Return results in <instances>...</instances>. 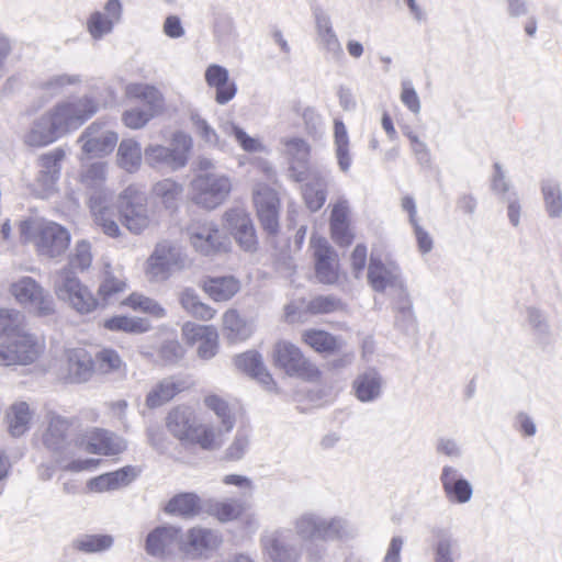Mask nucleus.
<instances>
[{
    "instance_id": "1",
    "label": "nucleus",
    "mask_w": 562,
    "mask_h": 562,
    "mask_svg": "<svg viewBox=\"0 0 562 562\" xmlns=\"http://www.w3.org/2000/svg\"><path fill=\"white\" fill-rule=\"evenodd\" d=\"M91 262V245L82 239L76 244L74 252L69 256L68 265L58 271L55 279L54 286L57 297L68 302L80 314L91 313L99 305L88 286L83 285L76 276V270L85 271L90 268Z\"/></svg>"
},
{
    "instance_id": "2",
    "label": "nucleus",
    "mask_w": 562,
    "mask_h": 562,
    "mask_svg": "<svg viewBox=\"0 0 562 562\" xmlns=\"http://www.w3.org/2000/svg\"><path fill=\"white\" fill-rule=\"evenodd\" d=\"M169 432L183 445H199L204 450L216 448L212 427L199 423L195 412L189 406H177L167 416Z\"/></svg>"
},
{
    "instance_id": "3",
    "label": "nucleus",
    "mask_w": 562,
    "mask_h": 562,
    "mask_svg": "<svg viewBox=\"0 0 562 562\" xmlns=\"http://www.w3.org/2000/svg\"><path fill=\"white\" fill-rule=\"evenodd\" d=\"M192 146V137L184 132L178 131L172 135L171 147L162 145L147 146L144 150L145 162L158 170H180L188 164Z\"/></svg>"
},
{
    "instance_id": "4",
    "label": "nucleus",
    "mask_w": 562,
    "mask_h": 562,
    "mask_svg": "<svg viewBox=\"0 0 562 562\" xmlns=\"http://www.w3.org/2000/svg\"><path fill=\"white\" fill-rule=\"evenodd\" d=\"M294 535L302 541H333L341 538L346 524L341 518H324L315 513H304L294 522Z\"/></svg>"
},
{
    "instance_id": "5",
    "label": "nucleus",
    "mask_w": 562,
    "mask_h": 562,
    "mask_svg": "<svg viewBox=\"0 0 562 562\" xmlns=\"http://www.w3.org/2000/svg\"><path fill=\"white\" fill-rule=\"evenodd\" d=\"M119 213L122 224L135 235L142 234L150 223L147 195L134 186L123 190L119 196Z\"/></svg>"
},
{
    "instance_id": "6",
    "label": "nucleus",
    "mask_w": 562,
    "mask_h": 562,
    "mask_svg": "<svg viewBox=\"0 0 562 562\" xmlns=\"http://www.w3.org/2000/svg\"><path fill=\"white\" fill-rule=\"evenodd\" d=\"M263 554L271 562H299L302 544L290 528H278L260 538Z\"/></svg>"
},
{
    "instance_id": "7",
    "label": "nucleus",
    "mask_w": 562,
    "mask_h": 562,
    "mask_svg": "<svg viewBox=\"0 0 562 562\" xmlns=\"http://www.w3.org/2000/svg\"><path fill=\"white\" fill-rule=\"evenodd\" d=\"M273 361L290 376L315 381L321 375L318 368L304 357L300 348L288 341L276 344Z\"/></svg>"
},
{
    "instance_id": "8",
    "label": "nucleus",
    "mask_w": 562,
    "mask_h": 562,
    "mask_svg": "<svg viewBox=\"0 0 562 562\" xmlns=\"http://www.w3.org/2000/svg\"><path fill=\"white\" fill-rule=\"evenodd\" d=\"M192 187L195 191L194 202L207 210L223 204L232 191V182L227 176L212 172L196 176Z\"/></svg>"
},
{
    "instance_id": "9",
    "label": "nucleus",
    "mask_w": 562,
    "mask_h": 562,
    "mask_svg": "<svg viewBox=\"0 0 562 562\" xmlns=\"http://www.w3.org/2000/svg\"><path fill=\"white\" fill-rule=\"evenodd\" d=\"M42 346L30 334L19 333L0 342V366H26L41 355Z\"/></svg>"
},
{
    "instance_id": "10",
    "label": "nucleus",
    "mask_w": 562,
    "mask_h": 562,
    "mask_svg": "<svg viewBox=\"0 0 562 562\" xmlns=\"http://www.w3.org/2000/svg\"><path fill=\"white\" fill-rule=\"evenodd\" d=\"M66 134L78 130L100 109V102L90 94L57 103L54 108Z\"/></svg>"
},
{
    "instance_id": "11",
    "label": "nucleus",
    "mask_w": 562,
    "mask_h": 562,
    "mask_svg": "<svg viewBox=\"0 0 562 562\" xmlns=\"http://www.w3.org/2000/svg\"><path fill=\"white\" fill-rule=\"evenodd\" d=\"M315 278L319 283L334 284L339 279V258L329 241L322 236L311 237Z\"/></svg>"
},
{
    "instance_id": "12",
    "label": "nucleus",
    "mask_w": 562,
    "mask_h": 562,
    "mask_svg": "<svg viewBox=\"0 0 562 562\" xmlns=\"http://www.w3.org/2000/svg\"><path fill=\"white\" fill-rule=\"evenodd\" d=\"M15 300L33 310L38 315H49L54 312L52 296L31 277H23L11 285Z\"/></svg>"
},
{
    "instance_id": "13",
    "label": "nucleus",
    "mask_w": 562,
    "mask_h": 562,
    "mask_svg": "<svg viewBox=\"0 0 562 562\" xmlns=\"http://www.w3.org/2000/svg\"><path fill=\"white\" fill-rule=\"evenodd\" d=\"M45 447L59 457L74 452V447H81L83 440L75 438L72 422L61 416H54L43 438Z\"/></svg>"
},
{
    "instance_id": "14",
    "label": "nucleus",
    "mask_w": 562,
    "mask_h": 562,
    "mask_svg": "<svg viewBox=\"0 0 562 562\" xmlns=\"http://www.w3.org/2000/svg\"><path fill=\"white\" fill-rule=\"evenodd\" d=\"M223 538L220 531L204 528L192 527L182 533L180 551L191 558H209L222 544Z\"/></svg>"
},
{
    "instance_id": "15",
    "label": "nucleus",
    "mask_w": 562,
    "mask_h": 562,
    "mask_svg": "<svg viewBox=\"0 0 562 562\" xmlns=\"http://www.w3.org/2000/svg\"><path fill=\"white\" fill-rule=\"evenodd\" d=\"M183 266V256L180 247L168 240L155 246L147 260V274L155 280H166L173 269Z\"/></svg>"
},
{
    "instance_id": "16",
    "label": "nucleus",
    "mask_w": 562,
    "mask_h": 562,
    "mask_svg": "<svg viewBox=\"0 0 562 562\" xmlns=\"http://www.w3.org/2000/svg\"><path fill=\"white\" fill-rule=\"evenodd\" d=\"M368 281L376 292L390 289L403 293L405 286L400 266L393 260L383 261L373 255L368 268Z\"/></svg>"
},
{
    "instance_id": "17",
    "label": "nucleus",
    "mask_w": 562,
    "mask_h": 562,
    "mask_svg": "<svg viewBox=\"0 0 562 562\" xmlns=\"http://www.w3.org/2000/svg\"><path fill=\"white\" fill-rule=\"evenodd\" d=\"M66 135L63 125L54 109L37 117L24 136V142L30 147H44Z\"/></svg>"
},
{
    "instance_id": "18",
    "label": "nucleus",
    "mask_w": 562,
    "mask_h": 562,
    "mask_svg": "<svg viewBox=\"0 0 562 562\" xmlns=\"http://www.w3.org/2000/svg\"><path fill=\"white\" fill-rule=\"evenodd\" d=\"M70 244V233L61 225L48 222L40 225L35 246L40 255L57 258L65 254Z\"/></svg>"
},
{
    "instance_id": "19",
    "label": "nucleus",
    "mask_w": 562,
    "mask_h": 562,
    "mask_svg": "<svg viewBox=\"0 0 562 562\" xmlns=\"http://www.w3.org/2000/svg\"><path fill=\"white\" fill-rule=\"evenodd\" d=\"M224 220L239 247L248 252H255L258 248L256 229L249 214L239 207L228 210Z\"/></svg>"
},
{
    "instance_id": "20",
    "label": "nucleus",
    "mask_w": 562,
    "mask_h": 562,
    "mask_svg": "<svg viewBox=\"0 0 562 562\" xmlns=\"http://www.w3.org/2000/svg\"><path fill=\"white\" fill-rule=\"evenodd\" d=\"M254 203L262 229L271 236L279 233L280 200L277 192L269 187L258 188L254 192Z\"/></svg>"
},
{
    "instance_id": "21",
    "label": "nucleus",
    "mask_w": 562,
    "mask_h": 562,
    "mask_svg": "<svg viewBox=\"0 0 562 562\" xmlns=\"http://www.w3.org/2000/svg\"><path fill=\"white\" fill-rule=\"evenodd\" d=\"M103 124L99 121L91 123L80 135L78 142L82 144L81 149L90 156H103L111 153L116 143L117 134L103 130Z\"/></svg>"
},
{
    "instance_id": "22",
    "label": "nucleus",
    "mask_w": 562,
    "mask_h": 562,
    "mask_svg": "<svg viewBox=\"0 0 562 562\" xmlns=\"http://www.w3.org/2000/svg\"><path fill=\"white\" fill-rule=\"evenodd\" d=\"M182 528L175 525H160L148 532L145 539V551L148 555L161 558L173 547L180 549Z\"/></svg>"
},
{
    "instance_id": "23",
    "label": "nucleus",
    "mask_w": 562,
    "mask_h": 562,
    "mask_svg": "<svg viewBox=\"0 0 562 562\" xmlns=\"http://www.w3.org/2000/svg\"><path fill=\"white\" fill-rule=\"evenodd\" d=\"M64 158L65 150L60 147L54 148L38 157V172L35 183L43 194H49L56 189Z\"/></svg>"
},
{
    "instance_id": "24",
    "label": "nucleus",
    "mask_w": 562,
    "mask_h": 562,
    "mask_svg": "<svg viewBox=\"0 0 562 562\" xmlns=\"http://www.w3.org/2000/svg\"><path fill=\"white\" fill-rule=\"evenodd\" d=\"M189 235L191 245L204 256H214L226 250V238L213 223L191 227Z\"/></svg>"
},
{
    "instance_id": "25",
    "label": "nucleus",
    "mask_w": 562,
    "mask_h": 562,
    "mask_svg": "<svg viewBox=\"0 0 562 562\" xmlns=\"http://www.w3.org/2000/svg\"><path fill=\"white\" fill-rule=\"evenodd\" d=\"M106 165L93 162L80 173V183L89 198V205L112 200V193L105 188Z\"/></svg>"
},
{
    "instance_id": "26",
    "label": "nucleus",
    "mask_w": 562,
    "mask_h": 562,
    "mask_svg": "<svg viewBox=\"0 0 562 562\" xmlns=\"http://www.w3.org/2000/svg\"><path fill=\"white\" fill-rule=\"evenodd\" d=\"M126 448V440L110 430L92 428L87 435L86 450L90 453L117 456Z\"/></svg>"
},
{
    "instance_id": "27",
    "label": "nucleus",
    "mask_w": 562,
    "mask_h": 562,
    "mask_svg": "<svg viewBox=\"0 0 562 562\" xmlns=\"http://www.w3.org/2000/svg\"><path fill=\"white\" fill-rule=\"evenodd\" d=\"M440 482L449 502L465 504L471 501L473 495L472 484L465 480L456 468L449 465L443 467Z\"/></svg>"
},
{
    "instance_id": "28",
    "label": "nucleus",
    "mask_w": 562,
    "mask_h": 562,
    "mask_svg": "<svg viewBox=\"0 0 562 562\" xmlns=\"http://www.w3.org/2000/svg\"><path fill=\"white\" fill-rule=\"evenodd\" d=\"M234 363L239 371L257 380L267 389L274 386L272 375L265 366L262 356L257 350H248L237 355L234 358Z\"/></svg>"
},
{
    "instance_id": "29",
    "label": "nucleus",
    "mask_w": 562,
    "mask_h": 562,
    "mask_svg": "<svg viewBox=\"0 0 562 562\" xmlns=\"http://www.w3.org/2000/svg\"><path fill=\"white\" fill-rule=\"evenodd\" d=\"M164 513L169 516L193 519L203 512L201 497L193 492H181L173 495L164 506Z\"/></svg>"
},
{
    "instance_id": "30",
    "label": "nucleus",
    "mask_w": 562,
    "mask_h": 562,
    "mask_svg": "<svg viewBox=\"0 0 562 562\" xmlns=\"http://www.w3.org/2000/svg\"><path fill=\"white\" fill-rule=\"evenodd\" d=\"M67 362L68 380L72 383L87 382L95 372L93 357L85 348H75L68 350Z\"/></svg>"
},
{
    "instance_id": "31",
    "label": "nucleus",
    "mask_w": 562,
    "mask_h": 562,
    "mask_svg": "<svg viewBox=\"0 0 562 562\" xmlns=\"http://www.w3.org/2000/svg\"><path fill=\"white\" fill-rule=\"evenodd\" d=\"M303 198L311 212H317L323 207L327 198L329 176L319 172L305 173Z\"/></svg>"
},
{
    "instance_id": "32",
    "label": "nucleus",
    "mask_w": 562,
    "mask_h": 562,
    "mask_svg": "<svg viewBox=\"0 0 562 562\" xmlns=\"http://www.w3.org/2000/svg\"><path fill=\"white\" fill-rule=\"evenodd\" d=\"M285 150L291 157V164L289 168L290 177L297 182H302L306 178L305 173L308 171V144L303 138H290L285 142Z\"/></svg>"
},
{
    "instance_id": "33",
    "label": "nucleus",
    "mask_w": 562,
    "mask_h": 562,
    "mask_svg": "<svg viewBox=\"0 0 562 562\" xmlns=\"http://www.w3.org/2000/svg\"><path fill=\"white\" fill-rule=\"evenodd\" d=\"M384 387V380L375 369H368L360 373L353 383L355 394L361 402L378 400Z\"/></svg>"
},
{
    "instance_id": "34",
    "label": "nucleus",
    "mask_w": 562,
    "mask_h": 562,
    "mask_svg": "<svg viewBox=\"0 0 562 562\" xmlns=\"http://www.w3.org/2000/svg\"><path fill=\"white\" fill-rule=\"evenodd\" d=\"M329 225L331 238L336 244L339 246H349L351 244L347 201H341L334 205Z\"/></svg>"
},
{
    "instance_id": "35",
    "label": "nucleus",
    "mask_w": 562,
    "mask_h": 562,
    "mask_svg": "<svg viewBox=\"0 0 562 562\" xmlns=\"http://www.w3.org/2000/svg\"><path fill=\"white\" fill-rule=\"evenodd\" d=\"M434 562H460L458 540L446 529L434 531Z\"/></svg>"
},
{
    "instance_id": "36",
    "label": "nucleus",
    "mask_w": 562,
    "mask_h": 562,
    "mask_svg": "<svg viewBox=\"0 0 562 562\" xmlns=\"http://www.w3.org/2000/svg\"><path fill=\"white\" fill-rule=\"evenodd\" d=\"M187 387L186 382L175 378H166L160 381L146 396V405L157 408L172 400Z\"/></svg>"
},
{
    "instance_id": "37",
    "label": "nucleus",
    "mask_w": 562,
    "mask_h": 562,
    "mask_svg": "<svg viewBox=\"0 0 562 562\" xmlns=\"http://www.w3.org/2000/svg\"><path fill=\"white\" fill-rule=\"evenodd\" d=\"M317 35L321 44L335 56L342 53L340 43L333 30L329 15L319 7L313 9Z\"/></svg>"
},
{
    "instance_id": "38",
    "label": "nucleus",
    "mask_w": 562,
    "mask_h": 562,
    "mask_svg": "<svg viewBox=\"0 0 562 562\" xmlns=\"http://www.w3.org/2000/svg\"><path fill=\"white\" fill-rule=\"evenodd\" d=\"M182 194L183 186L170 178L162 179L153 187V195L171 213L178 209Z\"/></svg>"
},
{
    "instance_id": "39",
    "label": "nucleus",
    "mask_w": 562,
    "mask_h": 562,
    "mask_svg": "<svg viewBox=\"0 0 562 562\" xmlns=\"http://www.w3.org/2000/svg\"><path fill=\"white\" fill-rule=\"evenodd\" d=\"M94 370L100 374H116L117 376L126 375V363L120 353L112 348H103L93 357Z\"/></svg>"
},
{
    "instance_id": "40",
    "label": "nucleus",
    "mask_w": 562,
    "mask_h": 562,
    "mask_svg": "<svg viewBox=\"0 0 562 562\" xmlns=\"http://www.w3.org/2000/svg\"><path fill=\"white\" fill-rule=\"evenodd\" d=\"M128 94L142 101L144 110H147L155 116L160 114L165 106V100L160 91L149 85H133L127 89Z\"/></svg>"
},
{
    "instance_id": "41",
    "label": "nucleus",
    "mask_w": 562,
    "mask_h": 562,
    "mask_svg": "<svg viewBox=\"0 0 562 562\" xmlns=\"http://www.w3.org/2000/svg\"><path fill=\"white\" fill-rule=\"evenodd\" d=\"M111 200L97 202L90 204V211L94 217V223L102 229V232L109 237H119L121 229L115 221L114 209L110 205Z\"/></svg>"
},
{
    "instance_id": "42",
    "label": "nucleus",
    "mask_w": 562,
    "mask_h": 562,
    "mask_svg": "<svg viewBox=\"0 0 562 562\" xmlns=\"http://www.w3.org/2000/svg\"><path fill=\"white\" fill-rule=\"evenodd\" d=\"M204 290L214 301H228L239 291V282L232 276L210 278Z\"/></svg>"
},
{
    "instance_id": "43",
    "label": "nucleus",
    "mask_w": 562,
    "mask_h": 562,
    "mask_svg": "<svg viewBox=\"0 0 562 562\" xmlns=\"http://www.w3.org/2000/svg\"><path fill=\"white\" fill-rule=\"evenodd\" d=\"M223 326L227 338L232 341L246 340L252 334V326L235 310L224 313Z\"/></svg>"
},
{
    "instance_id": "44",
    "label": "nucleus",
    "mask_w": 562,
    "mask_h": 562,
    "mask_svg": "<svg viewBox=\"0 0 562 562\" xmlns=\"http://www.w3.org/2000/svg\"><path fill=\"white\" fill-rule=\"evenodd\" d=\"M113 543L111 535H82L72 541V547L79 552L92 554L110 550Z\"/></svg>"
},
{
    "instance_id": "45",
    "label": "nucleus",
    "mask_w": 562,
    "mask_h": 562,
    "mask_svg": "<svg viewBox=\"0 0 562 562\" xmlns=\"http://www.w3.org/2000/svg\"><path fill=\"white\" fill-rule=\"evenodd\" d=\"M117 162L127 172L136 171L142 162L139 144L134 139H123L117 149Z\"/></svg>"
},
{
    "instance_id": "46",
    "label": "nucleus",
    "mask_w": 562,
    "mask_h": 562,
    "mask_svg": "<svg viewBox=\"0 0 562 562\" xmlns=\"http://www.w3.org/2000/svg\"><path fill=\"white\" fill-rule=\"evenodd\" d=\"M104 328L111 331L128 334H143L149 329V324L144 318L116 315L104 321Z\"/></svg>"
},
{
    "instance_id": "47",
    "label": "nucleus",
    "mask_w": 562,
    "mask_h": 562,
    "mask_svg": "<svg viewBox=\"0 0 562 562\" xmlns=\"http://www.w3.org/2000/svg\"><path fill=\"white\" fill-rule=\"evenodd\" d=\"M334 137L338 165L341 171H347L350 165L349 138L347 128L339 119L334 120Z\"/></svg>"
},
{
    "instance_id": "48",
    "label": "nucleus",
    "mask_w": 562,
    "mask_h": 562,
    "mask_svg": "<svg viewBox=\"0 0 562 562\" xmlns=\"http://www.w3.org/2000/svg\"><path fill=\"white\" fill-rule=\"evenodd\" d=\"M303 338L317 352H334L339 347L336 337L325 330H306Z\"/></svg>"
},
{
    "instance_id": "49",
    "label": "nucleus",
    "mask_w": 562,
    "mask_h": 562,
    "mask_svg": "<svg viewBox=\"0 0 562 562\" xmlns=\"http://www.w3.org/2000/svg\"><path fill=\"white\" fill-rule=\"evenodd\" d=\"M31 419L29 405L25 402L16 403L9 414V431L13 437L22 436L27 429Z\"/></svg>"
},
{
    "instance_id": "50",
    "label": "nucleus",
    "mask_w": 562,
    "mask_h": 562,
    "mask_svg": "<svg viewBox=\"0 0 562 562\" xmlns=\"http://www.w3.org/2000/svg\"><path fill=\"white\" fill-rule=\"evenodd\" d=\"M125 288H126V283L124 280L114 277L112 272L106 270L104 272V278L98 289V294L100 296V300H98L95 297V300L99 303L97 308L99 306L108 305L110 303L112 296L117 293L123 292L125 290Z\"/></svg>"
},
{
    "instance_id": "51",
    "label": "nucleus",
    "mask_w": 562,
    "mask_h": 562,
    "mask_svg": "<svg viewBox=\"0 0 562 562\" xmlns=\"http://www.w3.org/2000/svg\"><path fill=\"white\" fill-rule=\"evenodd\" d=\"M204 404L221 419L222 426L226 432H229L234 428L235 418L226 401L217 395H209L205 397Z\"/></svg>"
},
{
    "instance_id": "52",
    "label": "nucleus",
    "mask_w": 562,
    "mask_h": 562,
    "mask_svg": "<svg viewBox=\"0 0 562 562\" xmlns=\"http://www.w3.org/2000/svg\"><path fill=\"white\" fill-rule=\"evenodd\" d=\"M126 304L135 311H140L158 318L166 316V310L157 301L142 294L132 293L127 297Z\"/></svg>"
},
{
    "instance_id": "53",
    "label": "nucleus",
    "mask_w": 562,
    "mask_h": 562,
    "mask_svg": "<svg viewBox=\"0 0 562 562\" xmlns=\"http://www.w3.org/2000/svg\"><path fill=\"white\" fill-rule=\"evenodd\" d=\"M115 23L100 11H94L88 19L87 29L91 37L95 41L101 40L104 35L113 31Z\"/></svg>"
},
{
    "instance_id": "54",
    "label": "nucleus",
    "mask_w": 562,
    "mask_h": 562,
    "mask_svg": "<svg viewBox=\"0 0 562 562\" xmlns=\"http://www.w3.org/2000/svg\"><path fill=\"white\" fill-rule=\"evenodd\" d=\"M546 207L550 216L557 217L562 213V193L560 186L553 181H547L542 187Z\"/></svg>"
},
{
    "instance_id": "55",
    "label": "nucleus",
    "mask_w": 562,
    "mask_h": 562,
    "mask_svg": "<svg viewBox=\"0 0 562 562\" xmlns=\"http://www.w3.org/2000/svg\"><path fill=\"white\" fill-rule=\"evenodd\" d=\"M341 308V301L335 295H317L313 297L306 306L308 313L329 314Z\"/></svg>"
},
{
    "instance_id": "56",
    "label": "nucleus",
    "mask_w": 562,
    "mask_h": 562,
    "mask_svg": "<svg viewBox=\"0 0 562 562\" xmlns=\"http://www.w3.org/2000/svg\"><path fill=\"white\" fill-rule=\"evenodd\" d=\"M79 82H81L80 76L63 74L48 78L41 83V88L53 97L59 94L65 87L77 85Z\"/></svg>"
},
{
    "instance_id": "57",
    "label": "nucleus",
    "mask_w": 562,
    "mask_h": 562,
    "mask_svg": "<svg viewBox=\"0 0 562 562\" xmlns=\"http://www.w3.org/2000/svg\"><path fill=\"white\" fill-rule=\"evenodd\" d=\"M527 321L540 339H546L551 336V327L547 315L538 308L530 307L527 311Z\"/></svg>"
},
{
    "instance_id": "58",
    "label": "nucleus",
    "mask_w": 562,
    "mask_h": 562,
    "mask_svg": "<svg viewBox=\"0 0 562 562\" xmlns=\"http://www.w3.org/2000/svg\"><path fill=\"white\" fill-rule=\"evenodd\" d=\"M212 515L222 522L237 519L241 514V506L236 501L216 502L212 505Z\"/></svg>"
},
{
    "instance_id": "59",
    "label": "nucleus",
    "mask_w": 562,
    "mask_h": 562,
    "mask_svg": "<svg viewBox=\"0 0 562 562\" xmlns=\"http://www.w3.org/2000/svg\"><path fill=\"white\" fill-rule=\"evenodd\" d=\"M190 121L195 127L200 137L211 146H218L220 137L216 131L204 120L198 111H191Z\"/></svg>"
},
{
    "instance_id": "60",
    "label": "nucleus",
    "mask_w": 562,
    "mask_h": 562,
    "mask_svg": "<svg viewBox=\"0 0 562 562\" xmlns=\"http://www.w3.org/2000/svg\"><path fill=\"white\" fill-rule=\"evenodd\" d=\"M21 315L16 311L0 308V337L5 339L20 331Z\"/></svg>"
},
{
    "instance_id": "61",
    "label": "nucleus",
    "mask_w": 562,
    "mask_h": 562,
    "mask_svg": "<svg viewBox=\"0 0 562 562\" xmlns=\"http://www.w3.org/2000/svg\"><path fill=\"white\" fill-rule=\"evenodd\" d=\"M397 300L395 302V310L397 312L396 322L402 326H407L414 322L413 306L407 293L406 286H404L403 293L395 292Z\"/></svg>"
},
{
    "instance_id": "62",
    "label": "nucleus",
    "mask_w": 562,
    "mask_h": 562,
    "mask_svg": "<svg viewBox=\"0 0 562 562\" xmlns=\"http://www.w3.org/2000/svg\"><path fill=\"white\" fill-rule=\"evenodd\" d=\"M140 469L134 465H126L116 471L108 472L112 490L130 485L140 474Z\"/></svg>"
},
{
    "instance_id": "63",
    "label": "nucleus",
    "mask_w": 562,
    "mask_h": 562,
    "mask_svg": "<svg viewBox=\"0 0 562 562\" xmlns=\"http://www.w3.org/2000/svg\"><path fill=\"white\" fill-rule=\"evenodd\" d=\"M153 117H155V115L147 110L135 106L124 111L122 121L127 127L138 130L144 127Z\"/></svg>"
},
{
    "instance_id": "64",
    "label": "nucleus",
    "mask_w": 562,
    "mask_h": 562,
    "mask_svg": "<svg viewBox=\"0 0 562 562\" xmlns=\"http://www.w3.org/2000/svg\"><path fill=\"white\" fill-rule=\"evenodd\" d=\"M404 135L409 140L411 149L417 162L422 166H428L431 160V155L427 144L412 131H404Z\"/></svg>"
}]
</instances>
